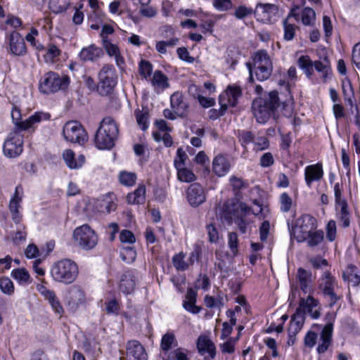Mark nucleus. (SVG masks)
<instances>
[{"instance_id":"obj_3","label":"nucleus","mask_w":360,"mask_h":360,"mask_svg":"<svg viewBox=\"0 0 360 360\" xmlns=\"http://www.w3.org/2000/svg\"><path fill=\"white\" fill-rule=\"evenodd\" d=\"M118 132V127L112 117L103 118L95 135L96 147L101 150L111 149L115 145Z\"/></svg>"},{"instance_id":"obj_2","label":"nucleus","mask_w":360,"mask_h":360,"mask_svg":"<svg viewBox=\"0 0 360 360\" xmlns=\"http://www.w3.org/2000/svg\"><path fill=\"white\" fill-rule=\"evenodd\" d=\"M279 105V98L276 91H271L264 97L255 99L252 108L257 122L262 124L266 122Z\"/></svg>"},{"instance_id":"obj_56","label":"nucleus","mask_w":360,"mask_h":360,"mask_svg":"<svg viewBox=\"0 0 360 360\" xmlns=\"http://www.w3.org/2000/svg\"><path fill=\"white\" fill-rule=\"evenodd\" d=\"M254 148L253 150L255 151H260L267 149L269 147V142L266 137L265 136H259L255 138V141L253 142Z\"/></svg>"},{"instance_id":"obj_50","label":"nucleus","mask_w":360,"mask_h":360,"mask_svg":"<svg viewBox=\"0 0 360 360\" xmlns=\"http://www.w3.org/2000/svg\"><path fill=\"white\" fill-rule=\"evenodd\" d=\"M280 209L283 212H288L290 210L292 205L291 197L285 192L280 195Z\"/></svg>"},{"instance_id":"obj_18","label":"nucleus","mask_w":360,"mask_h":360,"mask_svg":"<svg viewBox=\"0 0 360 360\" xmlns=\"http://www.w3.org/2000/svg\"><path fill=\"white\" fill-rule=\"evenodd\" d=\"M333 324L328 323L324 326L320 333V338L316 347L319 354H323L327 352L333 343Z\"/></svg>"},{"instance_id":"obj_5","label":"nucleus","mask_w":360,"mask_h":360,"mask_svg":"<svg viewBox=\"0 0 360 360\" xmlns=\"http://www.w3.org/2000/svg\"><path fill=\"white\" fill-rule=\"evenodd\" d=\"M20 110L14 108L11 112V117L15 124V129L13 130H18V131H34L37 128L38 124L44 120H49L50 119V115L49 113L43 112H36L26 120H20Z\"/></svg>"},{"instance_id":"obj_53","label":"nucleus","mask_w":360,"mask_h":360,"mask_svg":"<svg viewBox=\"0 0 360 360\" xmlns=\"http://www.w3.org/2000/svg\"><path fill=\"white\" fill-rule=\"evenodd\" d=\"M60 50L55 45H49L46 53L44 54V60L46 63H53L55 58L59 56Z\"/></svg>"},{"instance_id":"obj_44","label":"nucleus","mask_w":360,"mask_h":360,"mask_svg":"<svg viewBox=\"0 0 360 360\" xmlns=\"http://www.w3.org/2000/svg\"><path fill=\"white\" fill-rule=\"evenodd\" d=\"M185 257L186 255L183 252L174 255L172 262L178 271H185L190 266V264L184 260Z\"/></svg>"},{"instance_id":"obj_43","label":"nucleus","mask_w":360,"mask_h":360,"mask_svg":"<svg viewBox=\"0 0 360 360\" xmlns=\"http://www.w3.org/2000/svg\"><path fill=\"white\" fill-rule=\"evenodd\" d=\"M70 0H50L49 8L55 13H62L68 8Z\"/></svg>"},{"instance_id":"obj_4","label":"nucleus","mask_w":360,"mask_h":360,"mask_svg":"<svg viewBox=\"0 0 360 360\" xmlns=\"http://www.w3.org/2000/svg\"><path fill=\"white\" fill-rule=\"evenodd\" d=\"M78 266L75 262L64 259L55 262L51 268V276L56 282L70 284L78 275Z\"/></svg>"},{"instance_id":"obj_37","label":"nucleus","mask_w":360,"mask_h":360,"mask_svg":"<svg viewBox=\"0 0 360 360\" xmlns=\"http://www.w3.org/2000/svg\"><path fill=\"white\" fill-rule=\"evenodd\" d=\"M298 66L303 70L308 78H311L314 73V62L308 56H302L297 60Z\"/></svg>"},{"instance_id":"obj_25","label":"nucleus","mask_w":360,"mask_h":360,"mask_svg":"<svg viewBox=\"0 0 360 360\" xmlns=\"http://www.w3.org/2000/svg\"><path fill=\"white\" fill-rule=\"evenodd\" d=\"M103 45L108 56L110 57H115V60L117 67H119L120 69H122L124 65V59L121 56L120 51L117 45L111 43L104 37Z\"/></svg>"},{"instance_id":"obj_52","label":"nucleus","mask_w":360,"mask_h":360,"mask_svg":"<svg viewBox=\"0 0 360 360\" xmlns=\"http://www.w3.org/2000/svg\"><path fill=\"white\" fill-rule=\"evenodd\" d=\"M338 290H333L323 295V297L328 302L330 308L333 307L342 298V295L339 294Z\"/></svg>"},{"instance_id":"obj_28","label":"nucleus","mask_w":360,"mask_h":360,"mask_svg":"<svg viewBox=\"0 0 360 360\" xmlns=\"http://www.w3.org/2000/svg\"><path fill=\"white\" fill-rule=\"evenodd\" d=\"M301 290L305 294L311 293L312 288L311 284L312 283L311 272L307 271L302 268H300L297 275Z\"/></svg>"},{"instance_id":"obj_60","label":"nucleus","mask_w":360,"mask_h":360,"mask_svg":"<svg viewBox=\"0 0 360 360\" xmlns=\"http://www.w3.org/2000/svg\"><path fill=\"white\" fill-rule=\"evenodd\" d=\"M120 307L116 299H112L106 302L105 311L108 314H118Z\"/></svg>"},{"instance_id":"obj_58","label":"nucleus","mask_w":360,"mask_h":360,"mask_svg":"<svg viewBox=\"0 0 360 360\" xmlns=\"http://www.w3.org/2000/svg\"><path fill=\"white\" fill-rule=\"evenodd\" d=\"M318 335L311 330H309L304 338V345L305 347L311 349L317 342Z\"/></svg>"},{"instance_id":"obj_13","label":"nucleus","mask_w":360,"mask_h":360,"mask_svg":"<svg viewBox=\"0 0 360 360\" xmlns=\"http://www.w3.org/2000/svg\"><path fill=\"white\" fill-rule=\"evenodd\" d=\"M23 150V136L20 131L13 130L9 133L3 146L5 156L9 158L18 157Z\"/></svg>"},{"instance_id":"obj_36","label":"nucleus","mask_w":360,"mask_h":360,"mask_svg":"<svg viewBox=\"0 0 360 360\" xmlns=\"http://www.w3.org/2000/svg\"><path fill=\"white\" fill-rule=\"evenodd\" d=\"M151 84L155 89H165L169 86L167 77L160 70L155 71Z\"/></svg>"},{"instance_id":"obj_41","label":"nucleus","mask_w":360,"mask_h":360,"mask_svg":"<svg viewBox=\"0 0 360 360\" xmlns=\"http://www.w3.org/2000/svg\"><path fill=\"white\" fill-rule=\"evenodd\" d=\"M177 178L180 181L190 183L195 180L196 177L193 172L184 167H176Z\"/></svg>"},{"instance_id":"obj_57","label":"nucleus","mask_w":360,"mask_h":360,"mask_svg":"<svg viewBox=\"0 0 360 360\" xmlns=\"http://www.w3.org/2000/svg\"><path fill=\"white\" fill-rule=\"evenodd\" d=\"M136 122L139 126L141 128L142 130H146L148 127V115L146 112L142 111H136L135 112Z\"/></svg>"},{"instance_id":"obj_62","label":"nucleus","mask_w":360,"mask_h":360,"mask_svg":"<svg viewBox=\"0 0 360 360\" xmlns=\"http://www.w3.org/2000/svg\"><path fill=\"white\" fill-rule=\"evenodd\" d=\"M206 230L209 241L210 243H217L219 239V233L216 226L212 224H207L206 226Z\"/></svg>"},{"instance_id":"obj_38","label":"nucleus","mask_w":360,"mask_h":360,"mask_svg":"<svg viewBox=\"0 0 360 360\" xmlns=\"http://www.w3.org/2000/svg\"><path fill=\"white\" fill-rule=\"evenodd\" d=\"M297 79V70L296 68L291 66L288 72L287 75L283 79H280L278 84L281 86H284L285 89L288 91H290V88L292 84H294Z\"/></svg>"},{"instance_id":"obj_22","label":"nucleus","mask_w":360,"mask_h":360,"mask_svg":"<svg viewBox=\"0 0 360 360\" xmlns=\"http://www.w3.org/2000/svg\"><path fill=\"white\" fill-rule=\"evenodd\" d=\"M170 105L179 117L186 116L188 112V103L184 99L183 94L179 91L174 92L170 97Z\"/></svg>"},{"instance_id":"obj_26","label":"nucleus","mask_w":360,"mask_h":360,"mask_svg":"<svg viewBox=\"0 0 360 360\" xmlns=\"http://www.w3.org/2000/svg\"><path fill=\"white\" fill-rule=\"evenodd\" d=\"M63 158L66 165L71 169L80 168L85 160L83 155H80L76 158L74 152L70 149H67L63 151Z\"/></svg>"},{"instance_id":"obj_39","label":"nucleus","mask_w":360,"mask_h":360,"mask_svg":"<svg viewBox=\"0 0 360 360\" xmlns=\"http://www.w3.org/2000/svg\"><path fill=\"white\" fill-rule=\"evenodd\" d=\"M324 238V233L322 230H314L307 238L304 240V242H307L308 246L309 247H315L319 245L323 240Z\"/></svg>"},{"instance_id":"obj_31","label":"nucleus","mask_w":360,"mask_h":360,"mask_svg":"<svg viewBox=\"0 0 360 360\" xmlns=\"http://www.w3.org/2000/svg\"><path fill=\"white\" fill-rule=\"evenodd\" d=\"M314 69L321 74V77L324 82L332 73L330 63L327 57H324L322 60H315L314 62Z\"/></svg>"},{"instance_id":"obj_48","label":"nucleus","mask_w":360,"mask_h":360,"mask_svg":"<svg viewBox=\"0 0 360 360\" xmlns=\"http://www.w3.org/2000/svg\"><path fill=\"white\" fill-rule=\"evenodd\" d=\"M120 182L127 186H132L135 184L136 176L134 173L121 172L119 175Z\"/></svg>"},{"instance_id":"obj_30","label":"nucleus","mask_w":360,"mask_h":360,"mask_svg":"<svg viewBox=\"0 0 360 360\" xmlns=\"http://www.w3.org/2000/svg\"><path fill=\"white\" fill-rule=\"evenodd\" d=\"M213 172L219 176H224L230 169L228 160L223 155H217L212 162Z\"/></svg>"},{"instance_id":"obj_40","label":"nucleus","mask_w":360,"mask_h":360,"mask_svg":"<svg viewBox=\"0 0 360 360\" xmlns=\"http://www.w3.org/2000/svg\"><path fill=\"white\" fill-rule=\"evenodd\" d=\"M179 39L176 37L171 38L167 41H158L155 44V49L160 54H166L167 48H173L177 45Z\"/></svg>"},{"instance_id":"obj_64","label":"nucleus","mask_w":360,"mask_h":360,"mask_svg":"<svg viewBox=\"0 0 360 360\" xmlns=\"http://www.w3.org/2000/svg\"><path fill=\"white\" fill-rule=\"evenodd\" d=\"M176 53L181 60L188 63H193L195 60L194 58L190 56L188 49L185 47L178 48Z\"/></svg>"},{"instance_id":"obj_63","label":"nucleus","mask_w":360,"mask_h":360,"mask_svg":"<svg viewBox=\"0 0 360 360\" xmlns=\"http://www.w3.org/2000/svg\"><path fill=\"white\" fill-rule=\"evenodd\" d=\"M120 240L123 243L133 244L136 241L134 233L129 230H122L120 234Z\"/></svg>"},{"instance_id":"obj_16","label":"nucleus","mask_w":360,"mask_h":360,"mask_svg":"<svg viewBox=\"0 0 360 360\" xmlns=\"http://www.w3.org/2000/svg\"><path fill=\"white\" fill-rule=\"evenodd\" d=\"M8 41L10 53L16 56H22L27 52L26 45L24 39L17 32H12L6 36Z\"/></svg>"},{"instance_id":"obj_59","label":"nucleus","mask_w":360,"mask_h":360,"mask_svg":"<svg viewBox=\"0 0 360 360\" xmlns=\"http://www.w3.org/2000/svg\"><path fill=\"white\" fill-rule=\"evenodd\" d=\"M187 158L186 152L179 148L176 151V156L174 160V165L175 168L185 166V161Z\"/></svg>"},{"instance_id":"obj_8","label":"nucleus","mask_w":360,"mask_h":360,"mask_svg":"<svg viewBox=\"0 0 360 360\" xmlns=\"http://www.w3.org/2000/svg\"><path fill=\"white\" fill-rule=\"evenodd\" d=\"M69 82L68 77H60L54 72H49L40 80L39 90L46 94L54 93L60 89H66L69 85Z\"/></svg>"},{"instance_id":"obj_23","label":"nucleus","mask_w":360,"mask_h":360,"mask_svg":"<svg viewBox=\"0 0 360 360\" xmlns=\"http://www.w3.org/2000/svg\"><path fill=\"white\" fill-rule=\"evenodd\" d=\"M319 289L322 295L333 290H338V282L330 271H326L319 279Z\"/></svg>"},{"instance_id":"obj_61","label":"nucleus","mask_w":360,"mask_h":360,"mask_svg":"<svg viewBox=\"0 0 360 360\" xmlns=\"http://www.w3.org/2000/svg\"><path fill=\"white\" fill-rule=\"evenodd\" d=\"M37 290L47 301L52 300V298L56 295L53 290L48 289L43 284H37Z\"/></svg>"},{"instance_id":"obj_24","label":"nucleus","mask_w":360,"mask_h":360,"mask_svg":"<svg viewBox=\"0 0 360 360\" xmlns=\"http://www.w3.org/2000/svg\"><path fill=\"white\" fill-rule=\"evenodd\" d=\"M103 56L102 49L94 44L83 48L79 53V58L83 62H95Z\"/></svg>"},{"instance_id":"obj_19","label":"nucleus","mask_w":360,"mask_h":360,"mask_svg":"<svg viewBox=\"0 0 360 360\" xmlns=\"http://www.w3.org/2000/svg\"><path fill=\"white\" fill-rule=\"evenodd\" d=\"M188 203L192 207H198L206 200L204 188L199 184H193L189 186L186 191Z\"/></svg>"},{"instance_id":"obj_7","label":"nucleus","mask_w":360,"mask_h":360,"mask_svg":"<svg viewBox=\"0 0 360 360\" xmlns=\"http://www.w3.org/2000/svg\"><path fill=\"white\" fill-rule=\"evenodd\" d=\"M317 228V221L313 216L304 214L297 218L295 225L290 229L291 237L298 243L304 242V240L312 231Z\"/></svg>"},{"instance_id":"obj_51","label":"nucleus","mask_w":360,"mask_h":360,"mask_svg":"<svg viewBox=\"0 0 360 360\" xmlns=\"http://www.w3.org/2000/svg\"><path fill=\"white\" fill-rule=\"evenodd\" d=\"M255 9L251 7H248L245 5H241L237 7L234 12V16L239 20L244 19L245 18L254 14Z\"/></svg>"},{"instance_id":"obj_6","label":"nucleus","mask_w":360,"mask_h":360,"mask_svg":"<svg viewBox=\"0 0 360 360\" xmlns=\"http://www.w3.org/2000/svg\"><path fill=\"white\" fill-rule=\"evenodd\" d=\"M98 82L96 90L101 96L110 95L117 83L116 71L112 65L105 64L98 75Z\"/></svg>"},{"instance_id":"obj_9","label":"nucleus","mask_w":360,"mask_h":360,"mask_svg":"<svg viewBox=\"0 0 360 360\" xmlns=\"http://www.w3.org/2000/svg\"><path fill=\"white\" fill-rule=\"evenodd\" d=\"M253 68L259 81H265L271 76L273 70L272 63L266 51L259 50L255 53Z\"/></svg>"},{"instance_id":"obj_1","label":"nucleus","mask_w":360,"mask_h":360,"mask_svg":"<svg viewBox=\"0 0 360 360\" xmlns=\"http://www.w3.org/2000/svg\"><path fill=\"white\" fill-rule=\"evenodd\" d=\"M319 303V300L311 295H308L307 298H300L299 307L296 309L295 313L291 316L288 330L300 333L305 321L306 311L309 313L311 319H319L321 315L320 311L318 309H313L318 306Z\"/></svg>"},{"instance_id":"obj_11","label":"nucleus","mask_w":360,"mask_h":360,"mask_svg":"<svg viewBox=\"0 0 360 360\" xmlns=\"http://www.w3.org/2000/svg\"><path fill=\"white\" fill-rule=\"evenodd\" d=\"M256 214L252 209L245 202H240L233 212V221L242 234L251 231L252 220L250 215Z\"/></svg>"},{"instance_id":"obj_33","label":"nucleus","mask_w":360,"mask_h":360,"mask_svg":"<svg viewBox=\"0 0 360 360\" xmlns=\"http://www.w3.org/2000/svg\"><path fill=\"white\" fill-rule=\"evenodd\" d=\"M291 16L294 17L295 19L298 17L296 13H294L293 11H291L288 17L283 20V39L288 41L293 39L295 35L296 29L297 28L295 25L288 22V18Z\"/></svg>"},{"instance_id":"obj_27","label":"nucleus","mask_w":360,"mask_h":360,"mask_svg":"<svg viewBox=\"0 0 360 360\" xmlns=\"http://www.w3.org/2000/svg\"><path fill=\"white\" fill-rule=\"evenodd\" d=\"M136 285L134 275L132 271H126L122 275L120 278L119 288L122 292L125 295L131 294Z\"/></svg>"},{"instance_id":"obj_20","label":"nucleus","mask_w":360,"mask_h":360,"mask_svg":"<svg viewBox=\"0 0 360 360\" xmlns=\"http://www.w3.org/2000/svg\"><path fill=\"white\" fill-rule=\"evenodd\" d=\"M127 360H148V354L143 346L137 340H130L126 346Z\"/></svg>"},{"instance_id":"obj_35","label":"nucleus","mask_w":360,"mask_h":360,"mask_svg":"<svg viewBox=\"0 0 360 360\" xmlns=\"http://www.w3.org/2000/svg\"><path fill=\"white\" fill-rule=\"evenodd\" d=\"M96 207L99 212L110 213L116 209V204L110 197H105L96 201Z\"/></svg>"},{"instance_id":"obj_55","label":"nucleus","mask_w":360,"mask_h":360,"mask_svg":"<svg viewBox=\"0 0 360 360\" xmlns=\"http://www.w3.org/2000/svg\"><path fill=\"white\" fill-rule=\"evenodd\" d=\"M0 288L1 291L7 295H12L14 292V285L12 281L8 278L0 279Z\"/></svg>"},{"instance_id":"obj_10","label":"nucleus","mask_w":360,"mask_h":360,"mask_svg":"<svg viewBox=\"0 0 360 360\" xmlns=\"http://www.w3.org/2000/svg\"><path fill=\"white\" fill-rule=\"evenodd\" d=\"M75 242L84 250H91L98 243L95 231L87 224L76 228L73 232Z\"/></svg>"},{"instance_id":"obj_14","label":"nucleus","mask_w":360,"mask_h":360,"mask_svg":"<svg viewBox=\"0 0 360 360\" xmlns=\"http://www.w3.org/2000/svg\"><path fill=\"white\" fill-rule=\"evenodd\" d=\"M241 95L242 91L239 86L236 85L229 86L226 90L219 96L221 110L225 112L229 106L235 107Z\"/></svg>"},{"instance_id":"obj_42","label":"nucleus","mask_w":360,"mask_h":360,"mask_svg":"<svg viewBox=\"0 0 360 360\" xmlns=\"http://www.w3.org/2000/svg\"><path fill=\"white\" fill-rule=\"evenodd\" d=\"M176 345L177 341L173 333H167L162 337L160 347L164 352H167L173 346Z\"/></svg>"},{"instance_id":"obj_54","label":"nucleus","mask_w":360,"mask_h":360,"mask_svg":"<svg viewBox=\"0 0 360 360\" xmlns=\"http://www.w3.org/2000/svg\"><path fill=\"white\" fill-rule=\"evenodd\" d=\"M139 70L140 75L145 79L150 76L153 71L152 64L145 60H141L139 63Z\"/></svg>"},{"instance_id":"obj_49","label":"nucleus","mask_w":360,"mask_h":360,"mask_svg":"<svg viewBox=\"0 0 360 360\" xmlns=\"http://www.w3.org/2000/svg\"><path fill=\"white\" fill-rule=\"evenodd\" d=\"M12 276L20 283H27L29 282L30 274L25 269H14L11 272Z\"/></svg>"},{"instance_id":"obj_29","label":"nucleus","mask_w":360,"mask_h":360,"mask_svg":"<svg viewBox=\"0 0 360 360\" xmlns=\"http://www.w3.org/2000/svg\"><path fill=\"white\" fill-rule=\"evenodd\" d=\"M68 304L77 307L85 301V295L82 289L77 286H72L68 291Z\"/></svg>"},{"instance_id":"obj_12","label":"nucleus","mask_w":360,"mask_h":360,"mask_svg":"<svg viewBox=\"0 0 360 360\" xmlns=\"http://www.w3.org/2000/svg\"><path fill=\"white\" fill-rule=\"evenodd\" d=\"M63 134L67 141L83 145L88 141V135L77 121H69L63 127Z\"/></svg>"},{"instance_id":"obj_15","label":"nucleus","mask_w":360,"mask_h":360,"mask_svg":"<svg viewBox=\"0 0 360 360\" xmlns=\"http://www.w3.org/2000/svg\"><path fill=\"white\" fill-rule=\"evenodd\" d=\"M22 200V188L20 185L15 187V192L9 202V211L12 220L15 224H19L22 218L20 210H22L21 202Z\"/></svg>"},{"instance_id":"obj_45","label":"nucleus","mask_w":360,"mask_h":360,"mask_svg":"<svg viewBox=\"0 0 360 360\" xmlns=\"http://www.w3.org/2000/svg\"><path fill=\"white\" fill-rule=\"evenodd\" d=\"M316 20L315 11L309 7L304 8L302 11V22L306 26L313 25Z\"/></svg>"},{"instance_id":"obj_21","label":"nucleus","mask_w":360,"mask_h":360,"mask_svg":"<svg viewBox=\"0 0 360 360\" xmlns=\"http://www.w3.org/2000/svg\"><path fill=\"white\" fill-rule=\"evenodd\" d=\"M323 165L321 162L310 165L304 169V181L307 186L310 188L314 181H319L323 176Z\"/></svg>"},{"instance_id":"obj_32","label":"nucleus","mask_w":360,"mask_h":360,"mask_svg":"<svg viewBox=\"0 0 360 360\" xmlns=\"http://www.w3.org/2000/svg\"><path fill=\"white\" fill-rule=\"evenodd\" d=\"M197 347L201 354H209L211 358L215 356V347L213 342L206 337H199L197 342Z\"/></svg>"},{"instance_id":"obj_47","label":"nucleus","mask_w":360,"mask_h":360,"mask_svg":"<svg viewBox=\"0 0 360 360\" xmlns=\"http://www.w3.org/2000/svg\"><path fill=\"white\" fill-rule=\"evenodd\" d=\"M238 138L242 146L246 149L247 145L253 143L255 137L251 131L241 130L238 132Z\"/></svg>"},{"instance_id":"obj_34","label":"nucleus","mask_w":360,"mask_h":360,"mask_svg":"<svg viewBox=\"0 0 360 360\" xmlns=\"http://www.w3.org/2000/svg\"><path fill=\"white\" fill-rule=\"evenodd\" d=\"M336 216L342 223L344 227H348L350 224V212L347 202L335 205Z\"/></svg>"},{"instance_id":"obj_17","label":"nucleus","mask_w":360,"mask_h":360,"mask_svg":"<svg viewBox=\"0 0 360 360\" xmlns=\"http://www.w3.org/2000/svg\"><path fill=\"white\" fill-rule=\"evenodd\" d=\"M278 11V8L272 4H257L255 9L254 15L257 20L269 23Z\"/></svg>"},{"instance_id":"obj_46","label":"nucleus","mask_w":360,"mask_h":360,"mask_svg":"<svg viewBox=\"0 0 360 360\" xmlns=\"http://www.w3.org/2000/svg\"><path fill=\"white\" fill-rule=\"evenodd\" d=\"M120 257L123 262L129 264L135 260L136 252L131 246L123 247L120 250Z\"/></svg>"}]
</instances>
